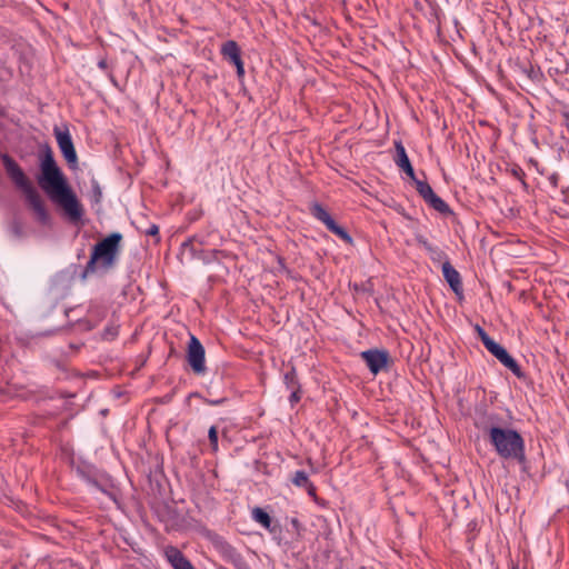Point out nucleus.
<instances>
[{
  "label": "nucleus",
  "mask_w": 569,
  "mask_h": 569,
  "mask_svg": "<svg viewBox=\"0 0 569 569\" xmlns=\"http://www.w3.org/2000/svg\"><path fill=\"white\" fill-rule=\"evenodd\" d=\"M442 276L455 293H462V281L460 273L451 266L449 261H443L442 263Z\"/></svg>",
  "instance_id": "9b49d317"
},
{
  "label": "nucleus",
  "mask_w": 569,
  "mask_h": 569,
  "mask_svg": "<svg viewBox=\"0 0 569 569\" xmlns=\"http://www.w3.org/2000/svg\"><path fill=\"white\" fill-rule=\"evenodd\" d=\"M232 64L236 66V68H239V66L243 64V61L241 60V57L239 56L237 59H233L230 61Z\"/></svg>",
  "instance_id": "bb28decb"
},
{
  "label": "nucleus",
  "mask_w": 569,
  "mask_h": 569,
  "mask_svg": "<svg viewBox=\"0 0 569 569\" xmlns=\"http://www.w3.org/2000/svg\"><path fill=\"white\" fill-rule=\"evenodd\" d=\"M478 336L486 347L505 367H507L517 377H521V369L517 361L508 353V351L496 342L489 335L479 326H477Z\"/></svg>",
  "instance_id": "39448f33"
},
{
  "label": "nucleus",
  "mask_w": 569,
  "mask_h": 569,
  "mask_svg": "<svg viewBox=\"0 0 569 569\" xmlns=\"http://www.w3.org/2000/svg\"><path fill=\"white\" fill-rule=\"evenodd\" d=\"M283 379L288 389L300 387L297 379V372L293 367L284 373Z\"/></svg>",
  "instance_id": "a211bd4d"
},
{
  "label": "nucleus",
  "mask_w": 569,
  "mask_h": 569,
  "mask_svg": "<svg viewBox=\"0 0 569 569\" xmlns=\"http://www.w3.org/2000/svg\"><path fill=\"white\" fill-rule=\"evenodd\" d=\"M311 214L319 221H321L327 229L340 238L346 243H351L352 238L350 234L340 227L332 217L328 213V211L319 203H313L310 208Z\"/></svg>",
  "instance_id": "423d86ee"
},
{
  "label": "nucleus",
  "mask_w": 569,
  "mask_h": 569,
  "mask_svg": "<svg viewBox=\"0 0 569 569\" xmlns=\"http://www.w3.org/2000/svg\"><path fill=\"white\" fill-rule=\"evenodd\" d=\"M121 233L113 232L99 241L92 249L91 256L83 271V277L96 273L98 270H109L113 267L120 250Z\"/></svg>",
  "instance_id": "20e7f679"
},
{
  "label": "nucleus",
  "mask_w": 569,
  "mask_h": 569,
  "mask_svg": "<svg viewBox=\"0 0 569 569\" xmlns=\"http://www.w3.org/2000/svg\"><path fill=\"white\" fill-rule=\"evenodd\" d=\"M119 333V327L117 325H109L104 328L102 338L104 340H113Z\"/></svg>",
  "instance_id": "412c9836"
},
{
  "label": "nucleus",
  "mask_w": 569,
  "mask_h": 569,
  "mask_svg": "<svg viewBox=\"0 0 569 569\" xmlns=\"http://www.w3.org/2000/svg\"><path fill=\"white\" fill-rule=\"evenodd\" d=\"M204 402L208 403L209 406H219L224 402V399H217V400L206 399Z\"/></svg>",
  "instance_id": "393cba45"
},
{
  "label": "nucleus",
  "mask_w": 569,
  "mask_h": 569,
  "mask_svg": "<svg viewBox=\"0 0 569 569\" xmlns=\"http://www.w3.org/2000/svg\"><path fill=\"white\" fill-rule=\"evenodd\" d=\"M3 164L6 171L14 184L21 189L24 194L29 208L33 211L36 218L46 223L49 220L44 201L40 193L37 191L31 181L27 178L19 164L8 156L3 157Z\"/></svg>",
  "instance_id": "7ed1b4c3"
},
{
  "label": "nucleus",
  "mask_w": 569,
  "mask_h": 569,
  "mask_svg": "<svg viewBox=\"0 0 569 569\" xmlns=\"http://www.w3.org/2000/svg\"><path fill=\"white\" fill-rule=\"evenodd\" d=\"M237 76L239 78H242L244 76V67H243V64L239 66V68H237Z\"/></svg>",
  "instance_id": "c85d7f7f"
},
{
  "label": "nucleus",
  "mask_w": 569,
  "mask_h": 569,
  "mask_svg": "<svg viewBox=\"0 0 569 569\" xmlns=\"http://www.w3.org/2000/svg\"><path fill=\"white\" fill-rule=\"evenodd\" d=\"M146 233H147L148 236L156 237V236H158V234H159V227H158L157 224H151V226L147 229Z\"/></svg>",
  "instance_id": "b1692460"
},
{
  "label": "nucleus",
  "mask_w": 569,
  "mask_h": 569,
  "mask_svg": "<svg viewBox=\"0 0 569 569\" xmlns=\"http://www.w3.org/2000/svg\"><path fill=\"white\" fill-rule=\"evenodd\" d=\"M54 136L57 139L58 147L62 156L64 157L66 161L70 166H76L78 162V157L69 130H60L56 128Z\"/></svg>",
  "instance_id": "6e6552de"
},
{
  "label": "nucleus",
  "mask_w": 569,
  "mask_h": 569,
  "mask_svg": "<svg viewBox=\"0 0 569 569\" xmlns=\"http://www.w3.org/2000/svg\"><path fill=\"white\" fill-rule=\"evenodd\" d=\"M401 170H402V171H405V172L407 173V176H408L411 180H413L415 182H416V180H418V179L416 178L415 170H413V168H412V166H411V164H409L408 167H405V168H403V169H401Z\"/></svg>",
  "instance_id": "5701e85b"
},
{
  "label": "nucleus",
  "mask_w": 569,
  "mask_h": 569,
  "mask_svg": "<svg viewBox=\"0 0 569 569\" xmlns=\"http://www.w3.org/2000/svg\"><path fill=\"white\" fill-rule=\"evenodd\" d=\"M208 438H209L212 451L217 452L219 446H218V429L216 426L210 427V429L208 431Z\"/></svg>",
  "instance_id": "aec40b11"
},
{
  "label": "nucleus",
  "mask_w": 569,
  "mask_h": 569,
  "mask_svg": "<svg viewBox=\"0 0 569 569\" xmlns=\"http://www.w3.org/2000/svg\"><path fill=\"white\" fill-rule=\"evenodd\" d=\"M500 421L497 413L488 412L479 416L475 426L487 437L500 458L523 462L526 459L525 439L517 430L501 427Z\"/></svg>",
  "instance_id": "f03ea898"
},
{
  "label": "nucleus",
  "mask_w": 569,
  "mask_h": 569,
  "mask_svg": "<svg viewBox=\"0 0 569 569\" xmlns=\"http://www.w3.org/2000/svg\"><path fill=\"white\" fill-rule=\"evenodd\" d=\"M252 518L258 522L260 523L263 528L272 531V528H271V518L270 516L264 511L262 510L261 508H254L252 510Z\"/></svg>",
  "instance_id": "4468645a"
},
{
  "label": "nucleus",
  "mask_w": 569,
  "mask_h": 569,
  "mask_svg": "<svg viewBox=\"0 0 569 569\" xmlns=\"http://www.w3.org/2000/svg\"><path fill=\"white\" fill-rule=\"evenodd\" d=\"M305 488L307 489L310 496H316V487L313 486L312 482H309V485H307Z\"/></svg>",
  "instance_id": "a878e982"
},
{
  "label": "nucleus",
  "mask_w": 569,
  "mask_h": 569,
  "mask_svg": "<svg viewBox=\"0 0 569 569\" xmlns=\"http://www.w3.org/2000/svg\"><path fill=\"white\" fill-rule=\"evenodd\" d=\"M416 189L418 193L423 198V200L427 202L428 199L433 196V190L430 187V184L426 181L416 180Z\"/></svg>",
  "instance_id": "f3484780"
},
{
  "label": "nucleus",
  "mask_w": 569,
  "mask_h": 569,
  "mask_svg": "<svg viewBox=\"0 0 569 569\" xmlns=\"http://www.w3.org/2000/svg\"><path fill=\"white\" fill-rule=\"evenodd\" d=\"M192 397H200V395L198 392H193V393H190L189 397H188V400Z\"/></svg>",
  "instance_id": "7c9ffc66"
},
{
  "label": "nucleus",
  "mask_w": 569,
  "mask_h": 569,
  "mask_svg": "<svg viewBox=\"0 0 569 569\" xmlns=\"http://www.w3.org/2000/svg\"><path fill=\"white\" fill-rule=\"evenodd\" d=\"M290 390H291V395L289 397V401L293 406L297 402H299V400L301 398V396H300V387H297V388H293V389H290Z\"/></svg>",
  "instance_id": "4be33fe9"
},
{
  "label": "nucleus",
  "mask_w": 569,
  "mask_h": 569,
  "mask_svg": "<svg viewBox=\"0 0 569 569\" xmlns=\"http://www.w3.org/2000/svg\"><path fill=\"white\" fill-rule=\"evenodd\" d=\"M222 56L229 61L237 59L240 56V49L236 41H227L221 48Z\"/></svg>",
  "instance_id": "ddd939ff"
},
{
  "label": "nucleus",
  "mask_w": 569,
  "mask_h": 569,
  "mask_svg": "<svg viewBox=\"0 0 569 569\" xmlns=\"http://www.w3.org/2000/svg\"><path fill=\"white\" fill-rule=\"evenodd\" d=\"M372 375H378L383 370L389 361V353L386 350L370 349L360 353Z\"/></svg>",
  "instance_id": "1a4fd4ad"
},
{
  "label": "nucleus",
  "mask_w": 569,
  "mask_h": 569,
  "mask_svg": "<svg viewBox=\"0 0 569 569\" xmlns=\"http://www.w3.org/2000/svg\"><path fill=\"white\" fill-rule=\"evenodd\" d=\"M40 170L38 182L42 190L62 209L69 221H80L84 214L83 206L57 166L50 148H47L43 153Z\"/></svg>",
  "instance_id": "f257e3e1"
},
{
  "label": "nucleus",
  "mask_w": 569,
  "mask_h": 569,
  "mask_svg": "<svg viewBox=\"0 0 569 569\" xmlns=\"http://www.w3.org/2000/svg\"><path fill=\"white\" fill-rule=\"evenodd\" d=\"M187 360L194 373L206 372L204 348L194 336H191L188 345Z\"/></svg>",
  "instance_id": "0eeeda50"
},
{
  "label": "nucleus",
  "mask_w": 569,
  "mask_h": 569,
  "mask_svg": "<svg viewBox=\"0 0 569 569\" xmlns=\"http://www.w3.org/2000/svg\"><path fill=\"white\" fill-rule=\"evenodd\" d=\"M309 482L310 480L305 471L298 470L293 473L292 483L295 486L305 488Z\"/></svg>",
  "instance_id": "6ab92c4d"
},
{
  "label": "nucleus",
  "mask_w": 569,
  "mask_h": 569,
  "mask_svg": "<svg viewBox=\"0 0 569 569\" xmlns=\"http://www.w3.org/2000/svg\"><path fill=\"white\" fill-rule=\"evenodd\" d=\"M194 241H197V237H192V238L188 239V240L183 243V246H184V247H189V246L193 247Z\"/></svg>",
  "instance_id": "cd10ccee"
},
{
  "label": "nucleus",
  "mask_w": 569,
  "mask_h": 569,
  "mask_svg": "<svg viewBox=\"0 0 569 569\" xmlns=\"http://www.w3.org/2000/svg\"><path fill=\"white\" fill-rule=\"evenodd\" d=\"M520 174H523V172H522V170H521V169H517V170H515V176L520 177Z\"/></svg>",
  "instance_id": "c756f323"
},
{
  "label": "nucleus",
  "mask_w": 569,
  "mask_h": 569,
  "mask_svg": "<svg viewBox=\"0 0 569 569\" xmlns=\"http://www.w3.org/2000/svg\"><path fill=\"white\" fill-rule=\"evenodd\" d=\"M164 557L173 569H196L184 555L176 547L164 549Z\"/></svg>",
  "instance_id": "9d476101"
},
{
  "label": "nucleus",
  "mask_w": 569,
  "mask_h": 569,
  "mask_svg": "<svg viewBox=\"0 0 569 569\" xmlns=\"http://www.w3.org/2000/svg\"><path fill=\"white\" fill-rule=\"evenodd\" d=\"M396 152H397V154L395 158V162L400 169H403L405 167H408L409 164H411L410 160L408 158V154L406 152V149L400 142L396 143Z\"/></svg>",
  "instance_id": "2eb2a0df"
},
{
  "label": "nucleus",
  "mask_w": 569,
  "mask_h": 569,
  "mask_svg": "<svg viewBox=\"0 0 569 569\" xmlns=\"http://www.w3.org/2000/svg\"><path fill=\"white\" fill-rule=\"evenodd\" d=\"M427 203L440 213L450 212L449 206L436 193L428 199Z\"/></svg>",
  "instance_id": "dca6fc26"
},
{
  "label": "nucleus",
  "mask_w": 569,
  "mask_h": 569,
  "mask_svg": "<svg viewBox=\"0 0 569 569\" xmlns=\"http://www.w3.org/2000/svg\"><path fill=\"white\" fill-rule=\"evenodd\" d=\"M418 243L427 251L430 259L435 262L448 261L447 254L438 246H433L426 238L419 237Z\"/></svg>",
  "instance_id": "f8f14e48"
}]
</instances>
